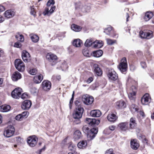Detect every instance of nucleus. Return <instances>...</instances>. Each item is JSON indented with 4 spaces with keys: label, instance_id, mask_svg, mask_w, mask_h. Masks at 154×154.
<instances>
[{
    "label": "nucleus",
    "instance_id": "f257e3e1",
    "mask_svg": "<svg viewBox=\"0 0 154 154\" xmlns=\"http://www.w3.org/2000/svg\"><path fill=\"white\" fill-rule=\"evenodd\" d=\"M54 0H49L47 3V7L46 8L43 14L44 16H49L55 10L56 7L53 5L54 4Z\"/></svg>",
    "mask_w": 154,
    "mask_h": 154
},
{
    "label": "nucleus",
    "instance_id": "f03ea898",
    "mask_svg": "<svg viewBox=\"0 0 154 154\" xmlns=\"http://www.w3.org/2000/svg\"><path fill=\"white\" fill-rule=\"evenodd\" d=\"M84 111L83 109L80 106H78L76 108L75 110L73 113V117L74 119L77 120L76 122L74 121V122L75 124L80 123V119L82 118Z\"/></svg>",
    "mask_w": 154,
    "mask_h": 154
},
{
    "label": "nucleus",
    "instance_id": "7ed1b4c3",
    "mask_svg": "<svg viewBox=\"0 0 154 154\" xmlns=\"http://www.w3.org/2000/svg\"><path fill=\"white\" fill-rule=\"evenodd\" d=\"M137 91V88L134 86H132L130 88L128 93V97L130 100H135Z\"/></svg>",
    "mask_w": 154,
    "mask_h": 154
},
{
    "label": "nucleus",
    "instance_id": "20e7f679",
    "mask_svg": "<svg viewBox=\"0 0 154 154\" xmlns=\"http://www.w3.org/2000/svg\"><path fill=\"white\" fill-rule=\"evenodd\" d=\"M15 66L16 69L20 72L23 71L25 68L24 63L20 59H17L15 60Z\"/></svg>",
    "mask_w": 154,
    "mask_h": 154
},
{
    "label": "nucleus",
    "instance_id": "39448f33",
    "mask_svg": "<svg viewBox=\"0 0 154 154\" xmlns=\"http://www.w3.org/2000/svg\"><path fill=\"white\" fill-rule=\"evenodd\" d=\"M14 127L10 125L7 127L4 131V135L7 137H9L14 135Z\"/></svg>",
    "mask_w": 154,
    "mask_h": 154
},
{
    "label": "nucleus",
    "instance_id": "423d86ee",
    "mask_svg": "<svg viewBox=\"0 0 154 154\" xmlns=\"http://www.w3.org/2000/svg\"><path fill=\"white\" fill-rule=\"evenodd\" d=\"M140 35L142 38L149 39L153 37V32L151 30L145 31H141L140 32Z\"/></svg>",
    "mask_w": 154,
    "mask_h": 154
},
{
    "label": "nucleus",
    "instance_id": "0eeeda50",
    "mask_svg": "<svg viewBox=\"0 0 154 154\" xmlns=\"http://www.w3.org/2000/svg\"><path fill=\"white\" fill-rule=\"evenodd\" d=\"M38 138L35 136H30L27 139V143L31 147H34L37 144Z\"/></svg>",
    "mask_w": 154,
    "mask_h": 154
},
{
    "label": "nucleus",
    "instance_id": "6e6552de",
    "mask_svg": "<svg viewBox=\"0 0 154 154\" xmlns=\"http://www.w3.org/2000/svg\"><path fill=\"white\" fill-rule=\"evenodd\" d=\"M82 100L85 104L87 105H90L93 103L94 101V98L91 96H90L88 95H86L83 96Z\"/></svg>",
    "mask_w": 154,
    "mask_h": 154
},
{
    "label": "nucleus",
    "instance_id": "1a4fd4ad",
    "mask_svg": "<svg viewBox=\"0 0 154 154\" xmlns=\"http://www.w3.org/2000/svg\"><path fill=\"white\" fill-rule=\"evenodd\" d=\"M127 67V60L124 57L121 60L118 68L121 72H125L126 70Z\"/></svg>",
    "mask_w": 154,
    "mask_h": 154
},
{
    "label": "nucleus",
    "instance_id": "9d476101",
    "mask_svg": "<svg viewBox=\"0 0 154 154\" xmlns=\"http://www.w3.org/2000/svg\"><path fill=\"white\" fill-rule=\"evenodd\" d=\"M22 89L20 88H17L15 89L11 93L12 97L15 99H18L22 92Z\"/></svg>",
    "mask_w": 154,
    "mask_h": 154
},
{
    "label": "nucleus",
    "instance_id": "9b49d317",
    "mask_svg": "<svg viewBox=\"0 0 154 154\" xmlns=\"http://www.w3.org/2000/svg\"><path fill=\"white\" fill-rule=\"evenodd\" d=\"M75 8L78 10H80L83 12H86L89 9V7L86 5L83 6L80 2H77L75 5Z\"/></svg>",
    "mask_w": 154,
    "mask_h": 154
},
{
    "label": "nucleus",
    "instance_id": "f8f14e48",
    "mask_svg": "<svg viewBox=\"0 0 154 154\" xmlns=\"http://www.w3.org/2000/svg\"><path fill=\"white\" fill-rule=\"evenodd\" d=\"M151 101V98L148 94L146 93L142 97L141 102L143 105H147Z\"/></svg>",
    "mask_w": 154,
    "mask_h": 154
},
{
    "label": "nucleus",
    "instance_id": "ddd939ff",
    "mask_svg": "<svg viewBox=\"0 0 154 154\" xmlns=\"http://www.w3.org/2000/svg\"><path fill=\"white\" fill-rule=\"evenodd\" d=\"M46 58L50 62L54 63L51 64L52 65L55 64L57 59V57L55 55L51 53H48L46 55Z\"/></svg>",
    "mask_w": 154,
    "mask_h": 154
},
{
    "label": "nucleus",
    "instance_id": "4468645a",
    "mask_svg": "<svg viewBox=\"0 0 154 154\" xmlns=\"http://www.w3.org/2000/svg\"><path fill=\"white\" fill-rule=\"evenodd\" d=\"M107 76L109 79L113 80H116L118 78L117 74L113 69H111L109 70Z\"/></svg>",
    "mask_w": 154,
    "mask_h": 154
},
{
    "label": "nucleus",
    "instance_id": "2eb2a0df",
    "mask_svg": "<svg viewBox=\"0 0 154 154\" xmlns=\"http://www.w3.org/2000/svg\"><path fill=\"white\" fill-rule=\"evenodd\" d=\"M115 108L118 109H122L126 107V104L123 100H120L117 101L115 103Z\"/></svg>",
    "mask_w": 154,
    "mask_h": 154
},
{
    "label": "nucleus",
    "instance_id": "dca6fc26",
    "mask_svg": "<svg viewBox=\"0 0 154 154\" xmlns=\"http://www.w3.org/2000/svg\"><path fill=\"white\" fill-rule=\"evenodd\" d=\"M86 123L91 126H92L95 124L98 125L100 122L99 120H96L95 119L86 118Z\"/></svg>",
    "mask_w": 154,
    "mask_h": 154
},
{
    "label": "nucleus",
    "instance_id": "f3484780",
    "mask_svg": "<svg viewBox=\"0 0 154 154\" xmlns=\"http://www.w3.org/2000/svg\"><path fill=\"white\" fill-rule=\"evenodd\" d=\"M51 84L49 81L45 80L42 83V87L45 91H49L51 88Z\"/></svg>",
    "mask_w": 154,
    "mask_h": 154
},
{
    "label": "nucleus",
    "instance_id": "a211bd4d",
    "mask_svg": "<svg viewBox=\"0 0 154 154\" xmlns=\"http://www.w3.org/2000/svg\"><path fill=\"white\" fill-rule=\"evenodd\" d=\"M22 57L23 60L25 62H28L30 60V55L29 53L25 50L23 51Z\"/></svg>",
    "mask_w": 154,
    "mask_h": 154
},
{
    "label": "nucleus",
    "instance_id": "6ab92c4d",
    "mask_svg": "<svg viewBox=\"0 0 154 154\" xmlns=\"http://www.w3.org/2000/svg\"><path fill=\"white\" fill-rule=\"evenodd\" d=\"M32 105L31 102L29 100L24 101L22 103L21 107L23 109L27 110L29 109Z\"/></svg>",
    "mask_w": 154,
    "mask_h": 154
},
{
    "label": "nucleus",
    "instance_id": "aec40b11",
    "mask_svg": "<svg viewBox=\"0 0 154 154\" xmlns=\"http://www.w3.org/2000/svg\"><path fill=\"white\" fill-rule=\"evenodd\" d=\"M15 14V12L13 11L9 10L5 11L4 14L5 17L7 18L12 17Z\"/></svg>",
    "mask_w": 154,
    "mask_h": 154
},
{
    "label": "nucleus",
    "instance_id": "412c9836",
    "mask_svg": "<svg viewBox=\"0 0 154 154\" xmlns=\"http://www.w3.org/2000/svg\"><path fill=\"white\" fill-rule=\"evenodd\" d=\"M131 146L133 149L135 150H137L138 148L139 144L136 139H133L131 140Z\"/></svg>",
    "mask_w": 154,
    "mask_h": 154
},
{
    "label": "nucleus",
    "instance_id": "4be33fe9",
    "mask_svg": "<svg viewBox=\"0 0 154 154\" xmlns=\"http://www.w3.org/2000/svg\"><path fill=\"white\" fill-rule=\"evenodd\" d=\"M103 45V43L101 40H96L93 42L92 46L95 48H100Z\"/></svg>",
    "mask_w": 154,
    "mask_h": 154
},
{
    "label": "nucleus",
    "instance_id": "5701e85b",
    "mask_svg": "<svg viewBox=\"0 0 154 154\" xmlns=\"http://www.w3.org/2000/svg\"><path fill=\"white\" fill-rule=\"evenodd\" d=\"M94 70L96 74L100 76L101 75L102 73V72L98 65L97 64H95L94 65Z\"/></svg>",
    "mask_w": 154,
    "mask_h": 154
},
{
    "label": "nucleus",
    "instance_id": "b1692460",
    "mask_svg": "<svg viewBox=\"0 0 154 154\" xmlns=\"http://www.w3.org/2000/svg\"><path fill=\"white\" fill-rule=\"evenodd\" d=\"M101 114L100 111L98 109L92 110L90 112L91 115L93 117H99L100 116Z\"/></svg>",
    "mask_w": 154,
    "mask_h": 154
},
{
    "label": "nucleus",
    "instance_id": "393cba45",
    "mask_svg": "<svg viewBox=\"0 0 154 154\" xmlns=\"http://www.w3.org/2000/svg\"><path fill=\"white\" fill-rule=\"evenodd\" d=\"M21 76L20 73L17 71H16L14 73L12 76V79L14 81H17L21 79Z\"/></svg>",
    "mask_w": 154,
    "mask_h": 154
},
{
    "label": "nucleus",
    "instance_id": "a878e982",
    "mask_svg": "<svg viewBox=\"0 0 154 154\" xmlns=\"http://www.w3.org/2000/svg\"><path fill=\"white\" fill-rule=\"evenodd\" d=\"M98 129L96 128H92L90 131L89 137H91V139H93L95 137V135L98 132Z\"/></svg>",
    "mask_w": 154,
    "mask_h": 154
},
{
    "label": "nucleus",
    "instance_id": "bb28decb",
    "mask_svg": "<svg viewBox=\"0 0 154 154\" xmlns=\"http://www.w3.org/2000/svg\"><path fill=\"white\" fill-rule=\"evenodd\" d=\"M128 123V122H124L119 123L118 125V127L121 130L125 131L127 128Z\"/></svg>",
    "mask_w": 154,
    "mask_h": 154
},
{
    "label": "nucleus",
    "instance_id": "cd10ccee",
    "mask_svg": "<svg viewBox=\"0 0 154 154\" xmlns=\"http://www.w3.org/2000/svg\"><path fill=\"white\" fill-rule=\"evenodd\" d=\"M11 109L9 105H4L0 106V111L2 112H7L9 111Z\"/></svg>",
    "mask_w": 154,
    "mask_h": 154
},
{
    "label": "nucleus",
    "instance_id": "c85d7f7f",
    "mask_svg": "<svg viewBox=\"0 0 154 154\" xmlns=\"http://www.w3.org/2000/svg\"><path fill=\"white\" fill-rule=\"evenodd\" d=\"M107 118L109 121L114 122L117 119V117L115 114L111 113L108 115Z\"/></svg>",
    "mask_w": 154,
    "mask_h": 154
},
{
    "label": "nucleus",
    "instance_id": "c756f323",
    "mask_svg": "<svg viewBox=\"0 0 154 154\" xmlns=\"http://www.w3.org/2000/svg\"><path fill=\"white\" fill-rule=\"evenodd\" d=\"M43 79L42 75H40L35 76L33 79V81L36 84H38L41 82Z\"/></svg>",
    "mask_w": 154,
    "mask_h": 154
},
{
    "label": "nucleus",
    "instance_id": "7c9ffc66",
    "mask_svg": "<svg viewBox=\"0 0 154 154\" xmlns=\"http://www.w3.org/2000/svg\"><path fill=\"white\" fill-rule=\"evenodd\" d=\"M82 44V41L79 39H75L73 42V45L76 47H79Z\"/></svg>",
    "mask_w": 154,
    "mask_h": 154
},
{
    "label": "nucleus",
    "instance_id": "2f4dec72",
    "mask_svg": "<svg viewBox=\"0 0 154 154\" xmlns=\"http://www.w3.org/2000/svg\"><path fill=\"white\" fill-rule=\"evenodd\" d=\"M87 142L86 140H82L78 144V146L80 149L85 148L87 146Z\"/></svg>",
    "mask_w": 154,
    "mask_h": 154
},
{
    "label": "nucleus",
    "instance_id": "473e14b6",
    "mask_svg": "<svg viewBox=\"0 0 154 154\" xmlns=\"http://www.w3.org/2000/svg\"><path fill=\"white\" fill-rule=\"evenodd\" d=\"M153 16V14L151 12H147L145 14L144 17V20L146 21H149Z\"/></svg>",
    "mask_w": 154,
    "mask_h": 154
},
{
    "label": "nucleus",
    "instance_id": "72a5a7b5",
    "mask_svg": "<svg viewBox=\"0 0 154 154\" xmlns=\"http://www.w3.org/2000/svg\"><path fill=\"white\" fill-rule=\"evenodd\" d=\"M29 36L33 42L36 43L38 41L39 37L37 35L32 34H30Z\"/></svg>",
    "mask_w": 154,
    "mask_h": 154
},
{
    "label": "nucleus",
    "instance_id": "f704fd0d",
    "mask_svg": "<svg viewBox=\"0 0 154 154\" xmlns=\"http://www.w3.org/2000/svg\"><path fill=\"white\" fill-rule=\"evenodd\" d=\"M137 123L136 122L135 119L131 118L130 119V127L131 128H133L136 126Z\"/></svg>",
    "mask_w": 154,
    "mask_h": 154
},
{
    "label": "nucleus",
    "instance_id": "c9c22d12",
    "mask_svg": "<svg viewBox=\"0 0 154 154\" xmlns=\"http://www.w3.org/2000/svg\"><path fill=\"white\" fill-rule=\"evenodd\" d=\"M103 52L102 51L99 50L93 52V56L94 57H101L103 54Z\"/></svg>",
    "mask_w": 154,
    "mask_h": 154
},
{
    "label": "nucleus",
    "instance_id": "e433bc0d",
    "mask_svg": "<svg viewBox=\"0 0 154 154\" xmlns=\"http://www.w3.org/2000/svg\"><path fill=\"white\" fill-rule=\"evenodd\" d=\"M15 38L17 40L21 42H23L24 41V38L23 35L19 33H17L15 35Z\"/></svg>",
    "mask_w": 154,
    "mask_h": 154
},
{
    "label": "nucleus",
    "instance_id": "4c0bfd02",
    "mask_svg": "<svg viewBox=\"0 0 154 154\" xmlns=\"http://www.w3.org/2000/svg\"><path fill=\"white\" fill-rule=\"evenodd\" d=\"M72 29L75 32H79L82 29V27L73 24L71 26Z\"/></svg>",
    "mask_w": 154,
    "mask_h": 154
},
{
    "label": "nucleus",
    "instance_id": "58836bf2",
    "mask_svg": "<svg viewBox=\"0 0 154 154\" xmlns=\"http://www.w3.org/2000/svg\"><path fill=\"white\" fill-rule=\"evenodd\" d=\"M82 136L81 132L79 131H75L74 133V137L75 140H78L81 138Z\"/></svg>",
    "mask_w": 154,
    "mask_h": 154
},
{
    "label": "nucleus",
    "instance_id": "ea45409f",
    "mask_svg": "<svg viewBox=\"0 0 154 154\" xmlns=\"http://www.w3.org/2000/svg\"><path fill=\"white\" fill-rule=\"evenodd\" d=\"M112 32V27L110 26H109L107 28H105L104 30V32L107 35H111V33Z\"/></svg>",
    "mask_w": 154,
    "mask_h": 154
},
{
    "label": "nucleus",
    "instance_id": "a19ab883",
    "mask_svg": "<svg viewBox=\"0 0 154 154\" xmlns=\"http://www.w3.org/2000/svg\"><path fill=\"white\" fill-rule=\"evenodd\" d=\"M93 40L92 39H87L85 42V46L89 47L91 45H92Z\"/></svg>",
    "mask_w": 154,
    "mask_h": 154
},
{
    "label": "nucleus",
    "instance_id": "79ce46f5",
    "mask_svg": "<svg viewBox=\"0 0 154 154\" xmlns=\"http://www.w3.org/2000/svg\"><path fill=\"white\" fill-rule=\"evenodd\" d=\"M130 109L133 112H138V109L137 107L135 105L132 104L130 106Z\"/></svg>",
    "mask_w": 154,
    "mask_h": 154
},
{
    "label": "nucleus",
    "instance_id": "37998d69",
    "mask_svg": "<svg viewBox=\"0 0 154 154\" xmlns=\"http://www.w3.org/2000/svg\"><path fill=\"white\" fill-rule=\"evenodd\" d=\"M82 130L84 133L87 134L88 137H89V129L88 127L86 125L84 126L82 128Z\"/></svg>",
    "mask_w": 154,
    "mask_h": 154
},
{
    "label": "nucleus",
    "instance_id": "c03bdc74",
    "mask_svg": "<svg viewBox=\"0 0 154 154\" xmlns=\"http://www.w3.org/2000/svg\"><path fill=\"white\" fill-rule=\"evenodd\" d=\"M29 72L31 75H35L37 73V70L36 69H32L29 71Z\"/></svg>",
    "mask_w": 154,
    "mask_h": 154
},
{
    "label": "nucleus",
    "instance_id": "a18cd8bd",
    "mask_svg": "<svg viewBox=\"0 0 154 154\" xmlns=\"http://www.w3.org/2000/svg\"><path fill=\"white\" fill-rule=\"evenodd\" d=\"M106 41L107 44L109 45H112L116 42L115 40H113L108 38L106 39Z\"/></svg>",
    "mask_w": 154,
    "mask_h": 154
},
{
    "label": "nucleus",
    "instance_id": "49530a36",
    "mask_svg": "<svg viewBox=\"0 0 154 154\" xmlns=\"http://www.w3.org/2000/svg\"><path fill=\"white\" fill-rule=\"evenodd\" d=\"M83 54L85 56L89 57L90 56L91 54L89 53L88 51L86 50H84L82 51Z\"/></svg>",
    "mask_w": 154,
    "mask_h": 154
},
{
    "label": "nucleus",
    "instance_id": "de8ad7c7",
    "mask_svg": "<svg viewBox=\"0 0 154 154\" xmlns=\"http://www.w3.org/2000/svg\"><path fill=\"white\" fill-rule=\"evenodd\" d=\"M30 92L31 93L34 94L37 93L38 91L37 89L35 87H32L30 89Z\"/></svg>",
    "mask_w": 154,
    "mask_h": 154
},
{
    "label": "nucleus",
    "instance_id": "09e8293b",
    "mask_svg": "<svg viewBox=\"0 0 154 154\" xmlns=\"http://www.w3.org/2000/svg\"><path fill=\"white\" fill-rule=\"evenodd\" d=\"M23 118H25L27 117L28 115V112L27 111H25L23 112L21 114Z\"/></svg>",
    "mask_w": 154,
    "mask_h": 154
},
{
    "label": "nucleus",
    "instance_id": "8fccbe9b",
    "mask_svg": "<svg viewBox=\"0 0 154 154\" xmlns=\"http://www.w3.org/2000/svg\"><path fill=\"white\" fill-rule=\"evenodd\" d=\"M28 95L26 93H23L21 96V98L23 99H27L28 97Z\"/></svg>",
    "mask_w": 154,
    "mask_h": 154
},
{
    "label": "nucleus",
    "instance_id": "3c124183",
    "mask_svg": "<svg viewBox=\"0 0 154 154\" xmlns=\"http://www.w3.org/2000/svg\"><path fill=\"white\" fill-rule=\"evenodd\" d=\"M75 146L72 144H70L68 147L69 149L71 151H74L75 149Z\"/></svg>",
    "mask_w": 154,
    "mask_h": 154
},
{
    "label": "nucleus",
    "instance_id": "603ef678",
    "mask_svg": "<svg viewBox=\"0 0 154 154\" xmlns=\"http://www.w3.org/2000/svg\"><path fill=\"white\" fill-rule=\"evenodd\" d=\"M22 46V45L19 42H17L14 43V46L17 48H20Z\"/></svg>",
    "mask_w": 154,
    "mask_h": 154
},
{
    "label": "nucleus",
    "instance_id": "864d4df0",
    "mask_svg": "<svg viewBox=\"0 0 154 154\" xmlns=\"http://www.w3.org/2000/svg\"><path fill=\"white\" fill-rule=\"evenodd\" d=\"M16 140L17 142L19 143H22L23 141V139L20 137H18L16 138Z\"/></svg>",
    "mask_w": 154,
    "mask_h": 154
},
{
    "label": "nucleus",
    "instance_id": "5fc2aeb1",
    "mask_svg": "<svg viewBox=\"0 0 154 154\" xmlns=\"http://www.w3.org/2000/svg\"><path fill=\"white\" fill-rule=\"evenodd\" d=\"M15 119L18 121H21L22 120V119H23L22 116L21 115V114H20L17 116L15 118Z\"/></svg>",
    "mask_w": 154,
    "mask_h": 154
},
{
    "label": "nucleus",
    "instance_id": "6e6d98bb",
    "mask_svg": "<svg viewBox=\"0 0 154 154\" xmlns=\"http://www.w3.org/2000/svg\"><path fill=\"white\" fill-rule=\"evenodd\" d=\"M113 152V149H110L107 150L105 154H115Z\"/></svg>",
    "mask_w": 154,
    "mask_h": 154
},
{
    "label": "nucleus",
    "instance_id": "4d7b16f0",
    "mask_svg": "<svg viewBox=\"0 0 154 154\" xmlns=\"http://www.w3.org/2000/svg\"><path fill=\"white\" fill-rule=\"evenodd\" d=\"M31 14L35 16V15L36 12L34 8H31Z\"/></svg>",
    "mask_w": 154,
    "mask_h": 154
},
{
    "label": "nucleus",
    "instance_id": "13d9d810",
    "mask_svg": "<svg viewBox=\"0 0 154 154\" xmlns=\"http://www.w3.org/2000/svg\"><path fill=\"white\" fill-rule=\"evenodd\" d=\"M93 78L91 77L89 78L87 80L86 82L88 83H90L93 80Z\"/></svg>",
    "mask_w": 154,
    "mask_h": 154
},
{
    "label": "nucleus",
    "instance_id": "bf43d9fd",
    "mask_svg": "<svg viewBox=\"0 0 154 154\" xmlns=\"http://www.w3.org/2000/svg\"><path fill=\"white\" fill-rule=\"evenodd\" d=\"M73 99L74 98H73V97H72L69 103V106L70 109H71L72 108L71 104H72L73 103Z\"/></svg>",
    "mask_w": 154,
    "mask_h": 154
},
{
    "label": "nucleus",
    "instance_id": "052dcab7",
    "mask_svg": "<svg viewBox=\"0 0 154 154\" xmlns=\"http://www.w3.org/2000/svg\"><path fill=\"white\" fill-rule=\"evenodd\" d=\"M141 65L142 67L144 68L146 67V63L145 62H142L141 63Z\"/></svg>",
    "mask_w": 154,
    "mask_h": 154
},
{
    "label": "nucleus",
    "instance_id": "680f3d73",
    "mask_svg": "<svg viewBox=\"0 0 154 154\" xmlns=\"http://www.w3.org/2000/svg\"><path fill=\"white\" fill-rule=\"evenodd\" d=\"M116 128V127L115 126L112 125L109 127V129L111 131L114 130Z\"/></svg>",
    "mask_w": 154,
    "mask_h": 154
},
{
    "label": "nucleus",
    "instance_id": "e2e57ef3",
    "mask_svg": "<svg viewBox=\"0 0 154 154\" xmlns=\"http://www.w3.org/2000/svg\"><path fill=\"white\" fill-rule=\"evenodd\" d=\"M5 10V8L4 6L0 5V12L4 11Z\"/></svg>",
    "mask_w": 154,
    "mask_h": 154
},
{
    "label": "nucleus",
    "instance_id": "0e129e2a",
    "mask_svg": "<svg viewBox=\"0 0 154 154\" xmlns=\"http://www.w3.org/2000/svg\"><path fill=\"white\" fill-rule=\"evenodd\" d=\"M4 20V18L3 17L2 15H0V23L2 22Z\"/></svg>",
    "mask_w": 154,
    "mask_h": 154
},
{
    "label": "nucleus",
    "instance_id": "69168bd1",
    "mask_svg": "<svg viewBox=\"0 0 154 154\" xmlns=\"http://www.w3.org/2000/svg\"><path fill=\"white\" fill-rule=\"evenodd\" d=\"M55 77H56V79L58 80H59L61 79V77L60 75H57L56 77H55L54 75L52 77L54 79Z\"/></svg>",
    "mask_w": 154,
    "mask_h": 154
},
{
    "label": "nucleus",
    "instance_id": "338daca9",
    "mask_svg": "<svg viewBox=\"0 0 154 154\" xmlns=\"http://www.w3.org/2000/svg\"><path fill=\"white\" fill-rule=\"evenodd\" d=\"M135 69V68L134 66L131 65L130 66V69L131 70L133 71Z\"/></svg>",
    "mask_w": 154,
    "mask_h": 154
},
{
    "label": "nucleus",
    "instance_id": "774afa93",
    "mask_svg": "<svg viewBox=\"0 0 154 154\" xmlns=\"http://www.w3.org/2000/svg\"><path fill=\"white\" fill-rule=\"evenodd\" d=\"M45 147H44L43 148H42V149H40V150H39V154H40L41 153V152L42 151H44L45 149Z\"/></svg>",
    "mask_w": 154,
    "mask_h": 154
}]
</instances>
